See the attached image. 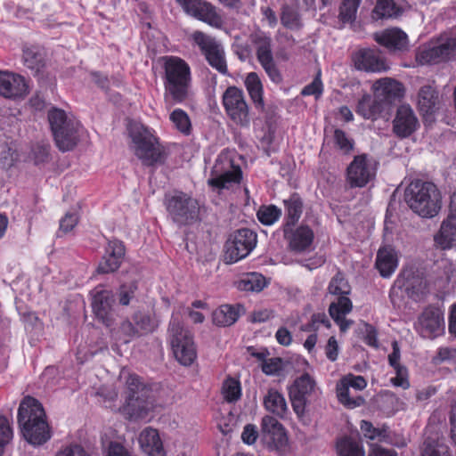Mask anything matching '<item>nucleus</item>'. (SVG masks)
<instances>
[{"label":"nucleus","instance_id":"nucleus-1","mask_svg":"<svg viewBox=\"0 0 456 456\" xmlns=\"http://www.w3.org/2000/svg\"><path fill=\"white\" fill-rule=\"evenodd\" d=\"M127 133L131 140L129 148L143 166L155 167L165 162L166 149L153 128L132 120L127 125Z\"/></svg>","mask_w":456,"mask_h":456},{"label":"nucleus","instance_id":"nucleus-2","mask_svg":"<svg viewBox=\"0 0 456 456\" xmlns=\"http://www.w3.org/2000/svg\"><path fill=\"white\" fill-rule=\"evenodd\" d=\"M161 61L164 69L165 102L169 106L182 103L189 94L191 84V68L184 60L177 56H164Z\"/></svg>","mask_w":456,"mask_h":456},{"label":"nucleus","instance_id":"nucleus-3","mask_svg":"<svg viewBox=\"0 0 456 456\" xmlns=\"http://www.w3.org/2000/svg\"><path fill=\"white\" fill-rule=\"evenodd\" d=\"M18 423L24 438L33 445H41L51 438L49 426L42 404L26 396L18 409Z\"/></svg>","mask_w":456,"mask_h":456},{"label":"nucleus","instance_id":"nucleus-4","mask_svg":"<svg viewBox=\"0 0 456 456\" xmlns=\"http://www.w3.org/2000/svg\"><path fill=\"white\" fill-rule=\"evenodd\" d=\"M404 197L410 208L424 218L436 216L442 208L441 193L430 182H411L405 190Z\"/></svg>","mask_w":456,"mask_h":456},{"label":"nucleus","instance_id":"nucleus-5","mask_svg":"<svg viewBox=\"0 0 456 456\" xmlns=\"http://www.w3.org/2000/svg\"><path fill=\"white\" fill-rule=\"evenodd\" d=\"M456 56V28L443 32L436 41L419 46L416 51V61L420 65L447 62Z\"/></svg>","mask_w":456,"mask_h":456},{"label":"nucleus","instance_id":"nucleus-6","mask_svg":"<svg viewBox=\"0 0 456 456\" xmlns=\"http://www.w3.org/2000/svg\"><path fill=\"white\" fill-rule=\"evenodd\" d=\"M48 119L58 149L71 151L78 142L80 123L61 109H52Z\"/></svg>","mask_w":456,"mask_h":456},{"label":"nucleus","instance_id":"nucleus-7","mask_svg":"<svg viewBox=\"0 0 456 456\" xmlns=\"http://www.w3.org/2000/svg\"><path fill=\"white\" fill-rule=\"evenodd\" d=\"M121 379H126V407L128 413L134 418H143L152 408L150 401L151 389L134 373L122 371Z\"/></svg>","mask_w":456,"mask_h":456},{"label":"nucleus","instance_id":"nucleus-8","mask_svg":"<svg viewBox=\"0 0 456 456\" xmlns=\"http://www.w3.org/2000/svg\"><path fill=\"white\" fill-rule=\"evenodd\" d=\"M164 205L168 216L178 225H187L199 217L200 206L197 200L181 191L165 196Z\"/></svg>","mask_w":456,"mask_h":456},{"label":"nucleus","instance_id":"nucleus-9","mask_svg":"<svg viewBox=\"0 0 456 456\" xmlns=\"http://www.w3.org/2000/svg\"><path fill=\"white\" fill-rule=\"evenodd\" d=\"M172 349L176 360L184 366L191 365L197 357L196 347L191 332L183 328L179 318L172 316L169 324Z\"/></svg>","mask_w":456,"mask_h":456},{"label":"nucleus","instance_id":"nucleus-10","mask_svg":"<svg viewBox=\"0 0 456 456\" xmlns=\"http://www.w3.org/2000/svg\"><path fill=\"white\" fill-rule=\"evenodd\" d=\"M242 179V171L240 166L235 165L228 153L221 152L216 159L208 183L214 189H230L239 184Z\"/></svg>","mask_w":456,"mask_h":456},{"label":"nucleus","instance_id":"nucleus-11","mask_svg":"<svg viewBox=\"0 0 456 456\" xmlns=\"http://www.w3.org/2000/svg\"><path fill=\"white\" fill-rule=\"evenodd\" d=\"M250 41L256 49V59L270 80L281 84L283 78L273 58L271 37L263 31H256L251 34Z\"/></svg>","mask_w":456,"mask_h":456},{"label":"nucleus","instance_id":"nucleus-12","mask_svg":"<svg viewBox=\"0 0 456 456\" xmlns=\"http://www.w3.org/2000/svg\"><path fill=\"white\" fill-rule=\"evenodd\" d=\"M193 45H196L205 56L208 64L219 73H228L225 53L223 45L213 37L196 30L190 36Z\"/></svg>","mask_w":456,"mask_h":456},{"label":"nucleus","instance_id":"nucleus-13","mask_svg":"<svg viewBox=\"0 0 456 456\" xmlns=\"http://www.w3.org/2000/svg\"><path fill=\"white\" fill-rule=\"evenodd\" d=\"M222 102L227 117L233 123L241 127L249 126V106L241 89L229 86L223 94Z\"/></svg>","mask_w":456,"mask_h":456},{"label":"nucleus","instance_id":"nucleus-14","mask_svg":"<svg viewBox=\"0 0 456 456\" xmlns=\"http://www.w3.org/2000/svg\"><path fill=\"white\" fill-rule=\"evenodd\" d=\"M257 235L250 229L244 228L232 233L225 243V261L236 263L246 256L256 248Z\"/></svg>","mask_w":456,"mask_h":456},{"label":"nucleus","instance_id":"nucleus-15","mask_svg":"<svg viewBox=\"0 0 456 456\" xmlns=\"http://www.w3.org/2000/svg\"><path fill=\"white\" fill-rule=\"evenodd\" d=\"M414 328L424 338L434 339L444 334L445 330L444 310L438 306L428 305L418 317Z\"/></svg>","mask_w":456,"mask_h":456},{"label":"nucleus","instance_id":"nucleus-16","mask_svg":"<svg viewBox=\"0 0 456 456\" xmlns=\"http://www.w3.org/2000/svg\"><path fill=\"white\" fill-rule=\"evenodd\" d=\"M263 438L268 448L285 455L289 452V438L283 426L273 417L266 415L261 422Z\"/></svg>","mask_w":456,"mask_h":456},{"label":"nucleus","instance_id":"nucleus-17","mask_svg":"<svg viewBox=\"0 0 456 456\" xmlns=\"http://www.w3.org/2000/svg\"><path fill=\"white\" fill-rule=\"evenodd\" d=\"M374 161L366 154L355 156L346 169V181L352 188H362L375 178Z\"/></svg>","mask_w":456,"mask_h":456},{"label":"nucleus","instance_id":"nucleus-18","mask_svg":"<svg viewBox=\"0 0 456 456\" xmlns=\"http://www.w3.org/2000/svg\"><path fill=\"white\" fill-rule=\"evenodd\" d=\"M183 8L184 12L211 27L219 28L222 26V18L216 8L205 0H175Z\"/></svg>","mask_w":456,"mask_h":456},{"label":"nucleus","instance_id":"nucleus-19","mask_svg":"<svg viewBox=\"0 0 456 456\" xmlns=\"http://www.w3.org/2000/svg\"><path fill=\"white\" fill-rule=\"evenodd\" d=\"M283 236L288 242L289 248L297 253L309 251L314 242V231L305 224L297 228L289 226L282 228Z\"/></svg>","mask_w":456,"mask_h":456},{"label":"nucleus","instance_id":"nucleus-20","mask_svg":"<svg viewBox=\"0 0 456 456\" xmlns=\"http://www.w3.org/2000/svg\"><path fill=\"white\" fill-rule=\"evenodd\" d=\"M28 93V86L24 77L9 72L0 71V95L8 99L25 97Z\"/></svg>","mask_w":456,"mask_h":456},{"label":"nucleus","instance_id":"nucleus-21","mask_svg":"<svg viewBox=\"0 0 456 456\" xmlns=\"http://www.w3.org/2000/svg\"><path fill=\"white\" fill-rule=\"evenodd\" d=\"M114 297L109 290L96 291L93 297V311L97 319L100 320L107 327L111 326L114 322Z\"/></svg>","mask_w":456,"mask_h":456},{"label":"nucleus","instance_id":"nucleus-22","mask_svg":"<svg viewBox=\"0 0 456 456\" xmlns=\"http://www.w3.org/2000/svg\"><path fill=\"white\" fill-rule=\"evenodd\" d=\"M419 127V120L409 105H401L397 110L393 121V130L395 134L406 138L414 133Z\"/></svg>","mask_w":456,"mask_h":456},{"label":"nucleus","instance_id":"nucleus-23","mask_svg":"<svg viewBox=\"0 0 456 456\" xmlns=\"http://www.w3.org/2000/svg\"><path fill=\"white\" fill-rule=\"evenodd\" d=\"M124 256V244L118 240H110L105 248V254L98 265V273H110L117 271L121 265Z\"/></svg>","mask_w":456,"mask_h":456},{"label":"nucleus","instance_id":"nucleus-24","mask_svg":"<svg viewBox=\"0 0 456 456\" xmlns=\"http://www.w3.org/2000/svg\"><path fill=\"white\" fill-rule=\"evenodd\" d=\"M376 102L382 106L383 103H390L394 100L403 95V87L398 81L384 77L376 81L372 86Z\"/></svg>","mask_w":456,"mask_h":456},{"label":"nucleus","instance_id":"nucleus-25","mask_svg":"<svg viewBox=\"0 0 456 456\" xmlns=\"http://www.w3.org/2000/svg\"><path fill=\"white\" fill-rule=\"evenodd\" d=\"M375 41L391 52H403L408 48V37L398 28H387L374 34Z\"/></svg>","mask_w":456,"mask_h":456},{"label":"nucleus","instance_id":"nucleus-26","mask_svg":"<svg viewBox=\"0 0 456 456\" xmlns=\"http://www.w3.org/2000/svg\"><path fill=\"white\" fill-rule=\"evenodd\" d=\"M355 68L370 72H382L388 69L386 61L374 50L364 49L355 53L354 57Z\"/></svg>","mask_w":456,"mask_h":456},{"label":"nucleus","instance_id":"nucleus-27","mask_svg":"<svg viewBox=\"0 0 456 456\" xmlns=\"http://www.w3.org/2000/svg\"><path fill=\"white\" fill-rule=\"evenodd\" d=\"M440 95L436 87L425 85L418 93V107L424 115H433L440 107Z\"/></svg>","mask_w":456,"mask_h":456},{"label":"nucleus","instance_id":"nucleus-28","mask_svg":"<svg viewBox=\"0 0 456 456\" xmlns=\"http://www.w3.org/2000/svg\"><path fill=\"white\" fill-rule=\"evenodd\" d=\"M375 266L384 278L390 277L398 266L397 252L391 246H385L377 253Z\"/></svg>","mask_w":456,"mask_h":456},{"label":"nucleus","instance_id":"nucleus-29","mask_svg":"<svg viewBox=\"0 0 456 456\" xmlns=\"http://www.w3.org/2000/svg\"><path fill=\"white\" fill-rule=\"evenodd\" d=\"M352 302L347 297H338L336 302L330 304L329 313L342 332H346L353 324L351 320L345 318L352 310Z\"/></svg>","mask_w":456,"mask_h":456},{"label":"nucleus","instance_id":"nucleus-30","mask_svg":"<svg viewBox=\"0 0 456 456\" xmlns=\"http://www.w3.org/2000/svg\"><path fill=\"white\" fill-rule=\"evenodd\" d=\"M142 451L149 456H166L162 442L157 429L146 428L139 436Z\"/></svg>","mask_w":456,"mask_h":456},{"label":"nucleus","instance_id":"nucleus-31","mask_svg":"<svg viewBox=\"0 0 456 456\" xmlns=\"http://www.w3.org/2000/svg\"><path fill=\"white\" fill-rule=\"evenodd\" d=\"M265 409L279 418H284L289 408L284 395L275 388H270L263 399Z\"/></svg>","mask_w":456,"mask_h":456},{"label":"nucleus","instance_id":"nucleus-32","mask_svg":"<svg viewBox=\"0 0 456 456\" xmlns=\"http://www.w3.org/2000/svg\"><path fill=\"white\" fill-rule=\"evenodd\" d=\"M434 240L436 246L442 249L452 248L456 242V222L452 219H444Z\"/></svg>","mask_w":456,"mask_h":456},{"label":"nucleus","instance_id":"nucleus-33","mask_svg":"<svg viewBox=\"0 0 456 456\" xmlns=\"http://www.w3.org/2000/svg\"><path fill=\"white\" fill-rule=\"evenodd\" d=\"M285 207V217L282 228L295 226L303 212V201L298 194L294 193L289 199L283 200Z\"/></svg>","mask_w":456,"mask_h":456},{"label":"nucleus","instance_id":"nucleus-34","mask_svg":"<svg viewBox=\"0 0 456 456\" xmlns=\"http://www.w3.org/2000/svg\"><path fill=\"white\" fill-rule=\"evenodd\" d=\"M245 86L255 107L261 111L265 109L264 88L259 76L256 72H250L245 79Z\"/></svg>","mask_w":456,"mask_h":456},{"label":"nucleus","instance_id":"nucleus-35","mask_svg":"<svg viewBox=\"0 0 456 456\" xmlns=\"http://www.w3.org/2000/svg\"><path fill=\"white\" fill-rule=\"evenodd\" d=\"M240 306L223 305L213 312V322L218 326H231L240 316Z\"/></svg>","mask_w":456,"mask_h":456},{"label":"nucleus","instance_id":"nucleus-36","mask_svg":"<svg viewBox=\"0 0 456 456\" xmlns=\"http://www.w3.org/2000/svg\"><path fill=\"white\" fill-rule=\"evenodd\" d=\"M337 452L338 456H365L362 443L351 436H343L337 441Z\"/></svg>","mask_w":456,"mask_h":456},{"label":"nucleus","instance_id":"nucleus-37","mask_svg":"<svg viewBox=\"0 0 456 456\" xmlns=\"http://www.w3.org/2000/svg\"><path fill=\"white\" fill-rule=\"evenodd\" d=\"M421 456H451L445 438L428 437L423 444Z\"/></svg>","mask_w":456,"mask_h":456},{"label":"nucleus","instance_id":"nucleus-38","mask_svg":"<svg viewBox=\"0 0 456 456\" xmlns=\"http://www.w3.org/2000/svg\"><path fill=\"white\" fill-rule=\"evenodd\" d=\"M403 12L394 0H378L373 9L372 15L374 19H395Z\"/></svg>","mask_w":456,"mask_h":456},{"label":"nucleus","instance_id":"nucleus-39","mask_svg":"<svg viewBox=\"0 0 456 456\" xmlns=\"http://www.w3.org/2000/svg\"><path fill=\"white\" fill-rule=\"evenodd\" d=\"M336 392L338 402L349 409L359 407L364 403L362 396L351 395L350 388L340 380L337 384Z\"/></svg>","mask_w":456,"mask_h":456},{"label":"nucleus","instance_id":"nucleus-40","mask_svg":"<svg viewBox=\"0 0 456 456\" xmlns=\"http://www.w3.org/2000/svg\"><path fill=\"white\" fill-rule=\"evenodd\" d=\"M314 379L308 373H304L294 381V384L290 387L289 394L302 395L307 398V396L314 392Z\"/></svg>","mask_w":456,"mask_h":456},{"label":"nucleus","instance_id":"nucleus-41","mask_svg":"<svg viewBox=\"0 0 456 456\" xmlns=\"http://www.w3.org/2000/svg\"><path fill=\"white\" fill-rule=\"evenodd\" d=\"M135 336H139V330L129 321L122 322L118 329L111 330V337L117 343H129Z\"/></svg>","mask_w":456,"mask_h":456},{"label":"nucleus","instance_id":"nucleus-42","mask_svg":"<svg viewBox=\"0 0 456 456\" xmlns=\"http://www.w3.org/2000/svg\"><path fill=\"white\" fill-rule=\"evenodd\" d=\"M360 429L363 436L370 441L378 440L379 442H387L388 433L387 427L375 428L371 422L362 420Z\"/></svg>","mask_w":456,"mask_h":456},{"label":"nucleus","instance_id":"nucleus-43","mask_svg":"<svg viewBox=\"0 0 456 456\" xmlns=\"http://www.w3.org/2000/svg\"><path fill=\"white\" fill-rule=\"evenodd\" d=\"M266 286L265 278L258 273H251L243 277L238 288L245 291H261Z\"/></svg>","mask_w":456,"mask_h":456},{"label":"nucleus","instance_id":"nucleus-44","mask_svg":"<svg viewBox=\"0 0 456 456\" xmlns=\"http://www.w3.org/2000/svg\"><path fill=\"white\" fill-rule=\"evenodd\" d=\"M383 110V107L374 99L370 101V96H363L357 104L356 112L364 118H375Z\"/></svg>","mask_w":456,"mask_h":456},{"label":"nucleus","instance_id":"nucleus-45","mask_svg":"<svg viewBox=\"0 0 456 456\" xmlns=\"http://www.w3.org/2000/svg\"><path fill=\"white\" fill-rule=\"evenodd\" d=\"M173 126L183 134L189 135L191 131V123L188 114L182 109L174 110L169 115Z\"/></svg>","mask_w":456,"mask_h":456},{"label":"nucleus","instance_id":"nucleus-46","mask_svg":"<svg viewBox=\"0 0 456 456\" xmlns=\"http://www.w3.org/2000/svg\"><path fill=\"white\" fill-rule=\"evenodd\" d=\"M281 215V209L275 205L261 206L256 212L258 221L264 225H273Z\"/></svg>","mask_w":456,"mask_h":456},{"label":"nucleus","instance_id":"nucleus-47","mask_svg":"<svg viewBox=\"0 0 456 456\" xmlns=\"http://www.w3.org/2000/svg\"><path fill=\"white\" fill-rule=\"evenodd\" d=\"M23 60L28 69L37 71L44 65L42 53L34 46L23 50Z\"/></svg>","mask_w":456,"mask_h":456},{"label":"nucleus","instance_id":"nucleus-48","mask_svg":"<svg viewBox=\"0 0 456 456\" xmlns=\"http://www.w3.org/2000/svg\"><path fill=\"white\" fill-rule=\"evenodd\" d=\"M362 0H344L339 10V19L343 23L352 22L356 16Z\"/></svg>","mask_w":456,"mask_h":456},{"label":"nucleus","instance_id":"nucleus-49","mask_svg":"<svg viewBox=\"0 0 456 456\" xmlns=\"http://www.w3.org/2000/svg\"><path fill=\"white\" fill-rule=\"evenodd\" d=\"M223 395L227 402H235L241 395L240 382L234 379H227L223 385Z\"/></svg>","mask_w":456,"mask_h":456},{"label":"nucleus","instance_id":"nucleus-50","mask_svg":"<svg viewBox=\"0 0 456 456\" xmlns=\"http://www.w3.org/2000/svg\"><path fill=\"white\" fill-rule=\"evenodd\" d=\"M329 291L332 295L346 297L349 293V285L341 273L332 278L329 284Z\"/></svg>","mask_w":456,"mask_h":456},{"label":"nucleus","instance_id":"nucleus-51","mask_svg":"<svg viewBox=\"0 0 456 456\" xmlns=\"http://www.w3.org/2000/svg\"><path fill=\"white\" fill-rule=\"evenodd\" d=\"M439 278L449 282L456 276V264L450 259H441L437 264Z\"/></svg>","mask_w":456,"mask_h":456},{"label":"nucleus","instance_id":"nucleus-52","mask_svg":"<svg viewBox=\"0 0 456 456\" xmlns=\"http://www.w3.org/2000/svg\"><path fill=\"white\" fill-rule=\"evenodd\" d=\"M281 21L284 27L289 29H297L301 27L297 12L288 6L282 9Z\"/></svg>","mask_w":456,"mask_h":456},{"label":"nucleus","instance_id":"nucleus-53","mask_svg":"<svg viewBox=\"0 0 456 456\" xmlns=\"http://www.w3.org/2000/svg\"><path fill=\"white\" fill-rule=\"evenodd\" d=\"M78 223V216L75 213H67L60 220V227L58 231V236H61L71 232Z\"/></svg>","mask_w":456,"mask_h":456},{"label":"nucleus","instance_id":"nucleus-54","mask_svg":"<svg viewBox=\"0 0 456 456\" xmlns=\"http://www.w3.org/2000/svg\"><path fill=\"white\" fill-rule=\"evenodd\" d=\"M12 438V430L8 419L0 416V456L3 453V448Z\"/></svg>","mask_w":456,"mask_h":456},{"label":"nucleus","instance_id":"nucleus-55","mask_svg":"<svg viewBox=\"0 0 456 456\" xmlns=\"http://www.w3.org/2000/svg\"><path fill=\"white\" fill-rule=\"evenodd\" d=\"M134 321L136 325V329L139 330V335L142 333H147L153 330V323L151 317L141 312L134 314Z\"/></svg>","mask_w":456,"mask_h":456},{"label":"nucleus","instance_id":"nucleus-56","mask_svg":"<svg viewBox=\"0 0 456 456\" xmlns=\"http://www.w3.org/2000/svg\"><path fill=\"white\" fill-rule=\"evenodd\" d=\"M323 91V85L321 79V71H319L314 79L309 85L305 86L302 92V95H314L319 98Z\"/></svg>","mask_w":456,"mask_h":456},{"label":"nucleus","instance_id":"nucleus-57","mask_svg":"<svg viewBox=\"0 0 456 456\" xmlns=\"http://www.w3.org/2000/svg\"><path fill=\"white\" fill-rule=\"evenodd\" d=\"M281 369L282 361L278 357L265 359L261 363V370L266 375L278 374Z\"/></svg>","mask_w":456,"mask_h":456},{"label":"nucleus","instance_id":"nucleus-58","mask_svg":"<svg viewBox=\"0 0 456 456\" xmlns=\"http://www.w3.org/2000/svg\"><path fill=\"white\" fill-rule=\"evenodd\" d=\"M334 141L336 145L345 152H348L353 149V140L341 129H336L334 131Z\"/></svg>","mask_w":456,"mask_h":456},{"label":"nucleus","instance_id":"nucleus-59","mask_svg":"<svg viewBox=\"0 0 456 456\" xmlns=\"http://www.w3.org/2000/svg\"><path fill=\"white\" fill-rule=\"evenodd\" d=\"M395 377L392 378L391 383L395 387H402L403 389H407L410 387V382L408 379V371L405 367H401L398 369H395Z\"/></svg>","mask_w":456,"mask_h":456},{"label":"nucleus","instance_id":"nucleus-60","mask_svg":"<svg viewBox=\"0 0 456 456\" xmlns=\"http://www.w3.org/2000/svg\"><path fill=\"white\" fill-rule=\"evenodd\" d=\"M340 381L349 388L353 387L355 390H363L367 386V382L362 376H355L353 374L344 376Z\"/></svg>","mask_w":456,"mask_h":456},{"label":"nucleus","instance_id":"nucleus-61","mask_svg":"<svg viewBox=\"0 0 456 456\" xmlns=\"http://www.w3.org/2000/svg\"><path fill=\"white\" fill-rule=\"evenodd\" d=\"M137 286L134 282L127 285H122L119 289V303L122 305H127L130 300L134 297Z\"/></svg>","mask_w":456,"mask_h":456},{"label":"nucleus","instance_id":"nucleus-62","mask_svg":"<svg viewBox=\"0 0 456 456\" xmlns=\"http://www.w3.org/2000/svg\"><path fill=\"white\" fill-rule=\"evenodd\" d=\"M49 150L48 144H37L33 150L32 154L36 164H42L49 159Z\"/></svg>","mask_w":456,"mask_h":456},{"label":"nucleus","instance_id":"nucleus-63","mask_svg":"<svg viewBox=\"0 0 456 456\" xmlns=\"http://www.w3.org/2000/svg\"><path fill=\"white\" fill-rule=\"evenodd\" d=\"M456 360V349L452 347H440L434 358L436 363L450 362Z\"/></svg>","mask_w":456,"mask_h":456},{"label":"nucleus","instance_id":"nucleus-64","mask_svg":"<svg viewBox=\"0 0 456 456\" xmlns=\"http://www.w3.org/2000/svg\"><path fill=\"white\" fill-rule=\"evenodd\" d=\"M56 456H90L85 449L77 444L69 445L59 451Z\"/></svg>","mask_w":456,"mask_h":456}]
</instances>
